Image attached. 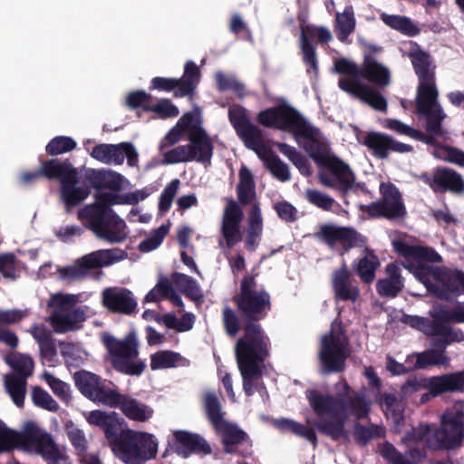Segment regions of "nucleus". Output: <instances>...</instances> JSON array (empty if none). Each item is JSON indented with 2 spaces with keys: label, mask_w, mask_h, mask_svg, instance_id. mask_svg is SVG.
Segmentation results:
<instances>
[{
  "label": "nucleus",
  "mask_w": 464,
  "mask_h": 464,
  "mask_svg": "<svg viewBox=\"0 0 464 464\" xmlns=\"http://www.w3.org/2000/svg\"><path fill=\"white\" fill-rule=\"evenodd\" d=\"M305 395L317 417L313 426L334 441L349 440V431L345 429L348 415L360 420L366 419L371 411L372 402L362 392H353L345 399L317 390H307Z\"/></svg>",
  "instance_id": "1"
},
{
  "label": "nucleus",
  "mask_w": 464,
  "mask_h": 464,
  "mask_svg": "<svg viewBox=\"0 0 464 464\" xmlns=\"http://www.w3.org/2000/svg\"><path fill=\"white\" fill-rule=\"evenodd\" d=\"M236 310L226 305L222 310V324L226 334L235 337L242 326L261 325L272 310L271 295L257 288L256 276L246 275L240 281L239 291L232 297Z\"/></svg>",
  "instance_id": "2"
},
{
  "label": "nucleus",
  "mask_w": 464,
  "mask_h": 464,
  "mask_svg": "<svg viewBox=\"0 0 464 464\" xmlns=\"http://www.w3.org/2000/svg\"><path fill=\"white\" fill-rule=\"evenodd\" d=\"M464 439V402L456 403L442 415L440 427L420 424L407 437L408 441L426 440L433 450H453L461 445ZM415 443V442H412Z\"/></svg>",
  "instance_id": "3"
},
{
  "label": "nucleus",
  "mask_w": 464,
  "mask_h": 464,
  "mask_svg": "<svg viewBox=\"0 0 464 464\" xmlns=\"http://www.w3.org/2000/svg\"><path fill=\"white\" fill-rule=\"evenodd\" d=\"M15 448L40 454L49 464H58L57 445L35 422L27 421L22 431H16L0 420V454L11 452Z\"/></svg>",
  "instance_id": "4"
},
{
  "label": "nucleus",
  "mask_w": 464,
  "mask_h": 464,
  "mask_svg": "<svg viewBox=\"0 0 464 464\" xmlns=\"http://www.w3.org/2000/svg\"><path fill=\"white\" fill-rule=\"evenodd\" d=\"M108 445L125 464H143L155 459L158 452V441L152 434L129 429L126 423L121 425Z\"/></svg>",
  "instance_id": "5"
},
{
  "label": "nucleus",
  "mask_w": 464,
  "mask_h": 464,
  "mask_svg": "<svg viewBox=\"0 0 464 464\" xmlns=\"http://www.w3.org/2000/svg\"><path fill=\"white\" fill-rule=\"evenodd\" d=\"M78 217L101 239L115 244L127 238L125 221L109 206L86 205L79 210Z\"/></svg>",
  "instance_id": "6"
},
{
  "label": "nucleus",
  "mask_w": 464,
  "mask_h": 464,
  "mask_svg": "<svg viewBox=\"0 0 464 464\" xmlns=\"http://www.w3.org/2000/svg\"><path fill=\"white\" fill-rule=\"evenodd\" d=\"M256 121L265 128L294 131L296 137L317 142L318 129L309 124L297 110L285 102L260 111Z\"/></svg>",
  "instance_id": "7"
},
{
  "label": "nucleus",
  "mask_w": 464,
  "mask_h": 464,
  "mask_svg": "<svg viewBox=\"0 0 464 464\" xmlns=\"http://www.w3.org/2000/svg\"><path fill=\"white\" fill-rule=\"evenodd\" d=\"M334 70L344 75L339 79L338 86L343 85V82L364 84L362 80L378 88H385L391 83L390 70L368 54L364 55L361 66L346 58L338 59L334 62Z\"/></svg>",
  "instance_id": "8"
},
{
  "label": "nucleus",
  "mask_w": 464,
  "mask_h": 464,
  "mask_svg": "<svg viewBox=\"0 0 464 464\" xmlns=\"http://www.w3.org/2000/svg\"><path fill=\"white\" fill-rule=\"evenodd\" d=\"M102 343L111 356L113 369L118 372L140 376L145 371L146 363L138 359L139 343L134 332L129 333L122 340L104 334Z\"/></svg>",
  "instance_id": "9"
},
{
  "label": "nucleus",
  "mask_w": 464,
  "mask_h": 464,
  "mask_svg": "<svg viewBox=\"0 0 464 464\" xmlns=\"http://www.w3.org/2000/svg\"><path fill=\"white\" fill-rule=\"evenodd\" d=\"M243 335L235 345L237 365H256L263 367L270 356V338L262 325L242 326Z\"/></svg>",
  "instance_id": "10"
},
{
  "label": "nucleus",
  "mask_w": 464,
  "mask_h": 464,
  "mask_svg": "<svg viewBox=\"0 0 464 464\" xmlns=\"http://www.w3.org/2000/svg\"><path fill=\"white\" fill-rule=\"evenodd\" d=\"M229 122L244 145L256 153L258 158L268 164L270 160L277 156L265 144L262 130L251 122L248 111L241 105H233L227 111Z\"/></svg>",
  "instance_id": "11"
},
{
  "label": "nucleus",
  "mask_w": 464,
  "mask_h": 464,
  "mask_svg": "<svg viewBox=\"0 0 464 464\" xmlns=\"http://www.w3.org/2000/svg\"><path fill=\"white\" fill-rule=\"evenodd\" d=\"M348 346L349 340L342 327L338 333L331 330L322 336L318 359L324 374L344 372L349 356Z\"/></svg>",
  "instance_id": "12"
},
{
  "label": "nucleus",
  "mask_w": 464,
  "mask_h": 464,
  "mask_svg": "<svg viewBox=\"0 0 464 464\" xmlns=\"http://www.w3.org/2000/svg\"><path fill=\"white\" fill-rule=\"evenodd\" d=\"M204 408L208 420L222 437L224 451L233 453L235 446L244 442L247 439V434L224 419L221 403L215 392H208L205 394Z\"/></svg>",
  "instance_id": "13"
},
{
  "label": "nucleus",
  "mask_w": 464,
  "mask_h": 464,
  "mask_svg": "<svg viewBox=\"0 0 464 464\" xmlns=\"http://www.w3.org/2000/svg\"><path fill=\"white\" fill-rule=\"evenodd\" d=\"M126 253L118 248L101 249L77 259L73 265L60 267V278L68 283L84 279L92 270L108 266L124 259Z\"/></svg>",
  "instance_id": "14"
},
{
  "label": "nucleus",
  "mask_w": 464,
  "mask_h": 464,
  "mask_svg": "<svg viewBox=\"0 0 464 464\" xmlns=\"http://www.w3.org/2000/svg\"><path fill=\"white\" fill-rule=\"evenodd\" d=\"M379 190L380 199L363 206L362 209L372 218H383L388 220L404 218L407 210L399 188L392 182H382Z\"/></svg>",
  "instance_id": "15"
},
{
  "label": "nucleus",
  "mask_w": 464,
  "mask_h": 464,
  "mask_svg": "<svg viewBox=\"0 0 464 464\" xmlns=\"http://www.w3.org/2000/svg\"><path fill=\"white\" fill-rule=\"evenodd\" d=\"M73 381L79 392L98 405L111 407L119 392L111 382L86 370L75 372Z\"/></svg>",
  "instance_id": "16"
},
{
  "label": "nucleus",
  "mask_w": 464,
  "mask_h": 464,
  "mask_svg": "<svg viewBox=\"0 0 464 464\" xmlns=\"http://www.w3.org/2000/svg\"><path fill=\"white\" fill-rule=\"evenodd\" d=\"M311 157L322 167L327 169L334 177L333 179L328 174L320 173L319 180L324 186L337 189L343 194L352 189L355 176L349 165L335 156H329L319 150L313 151Z\"/></svg>",
  "instance_id": "17"
},
{
  "label": "nucleus",
  "mask_w": 464,
  "mask_h": 464,
  "mask_svg": "<svg viewBox=\"0 0 464 464\" xmlns=\"http://www.w3.org/2000/svg\"><path fill=\"white\" fill-rule=\"evenodd\" d=\"M418 179L436 194L446 192L453 195L464 194V179L453 169L437 167L432 172H422Z\"/></svg>",
  "instance_id": "18"
},
{
  "label": "nucleus",
  "mask_w": 464,
  "mask_h": 464,
  "mask_svg": "<svg viewBox=\"0 0 464 464\" xmlns=\"http://www.w3.org/2000/svg\"><path fill=\"white\" fill-rule=\"evenodd\" d=\"M298 19L303 23L300 26V47L303 53V62L308 67L307 72H310V70H312L314 73H317L318 63L316 51L315 47L311 43V38L316 37L320 44H327L333 39L332 34L330 30L324 26L304 24L305 19L300 15Z\"/></svg>",
  "instance_id": "19"
},
{
  "label": "nucleus",
  "mask_w": 464,
  "mask_h": 464,
  "mask_svg": "<svg viewBox=\"0 0 464 464\" xmlns=\"http://www.w3.org/2000/svg\"><path fill=\"white\" fill-rule=\"evenodd\" d=\"M314 237L330 247H334L337 243H342L343 252L362 246L366 242V237L354 228L337 227L333 224L322 225L320 230L314 233Z\"/></svg>",
  "instance_id": "20"
},
{
  "label": "nucleus",
  "mask_w": 464,
  "mask_h": 464,
  "mask_svg": "<svg viewBox=\"0 0 464 464\" xmlns=\"http://www.w3.org/2000/svg\"><path fill=\"white\" fill-rule=\"evenodd\" d=\"M435 281L440 285L430 284L428 291L440 300H448L450 294L461 293L464 284V272L459 269L452 270L446 266H436Z\"/></svg>",
  "instance_id": "21"
},
{
  "label": "nucleus",
  "mask_w": 464,
  "mask_h": 464,
  "mask_svg": "<svg viewBox=\"0 0 464 464\" xmlns=\"http://www.w3.org/2000/svg\"><path fill=\"white\" fill-rule=\"evenodd\" d=\"M188 140L189 143L187 144V146L188 147L193 161L204 165L210 164L214 152V145L209 135L201 125L199 115H197L196 121H194L188 135Z\"/></svg>",
  "instance_id": "22"
},
{
  "label": "nucleus",
  "mask_w": 464,
  "mask_h": 464,
  "mask_svg": "<svg viewBox=\"0 0 464 464\" xmlns=\"http://www.w3.org/2000/svg\"><path fill=\"white\" fill-rule=\"evenodd\" d=\"M360 142L366 146L374 157L381 160L387 159L391 152L408 153L413 150L412 146L377 131L368 132Z\"/></svg>",
  "instance_id": "23"
},
{
  "label": "nucleus",
  "mask_w": 464,
  "mask_h": 464,
  "mask_svg": "<svg viewBox=\"0 0 464 464\" xmlns=\"http://www.w3.org/2000/svg\"><path fill=\"white\" fill-rule=\"evenodd\" d=\"M102 296V305L115 314H130L137 307L132 293L126 288L109 287Z\"/></svg>",
  "instance_id": "24"
},
{
  "label": "nucleus",
  "mask_w": 464,
  "mask_h": 464,
  "mask_svg": "<svg viewBox=\"0 0 464 464\" xmlns=\"http://www.w3.org/2000/svg\"><path fill=\"white\" fill-rule=\"evenodd\" d=\"M110 408L119 409L126 418L138 422L148 421L154 413L150 406L120 392Z\"/></svg>",
  "instance_id": "25"
},
{
  "label": "nucleus",
  "mask_w": 464,
  "mask_h": 464,
  "mask_svg": "<svg viewBox=\"0 0 464 464\" xmlns=\"http://www.w3.org/2000/svg\"><path fill=\"white\" fill-rule=\"evenodd\" d=\"M123 176L112 170L104 169H90L83 177L82 184L101 191L107 188L114 192H118L122 188Z\"/></svg>",
  "instance_id": "26"
},
{
  "label": "nucleus",
  "mask_w": 464,
  "mask_h": 464,
  "mask_svg": "<svg viewBox=\"0 0 464 464\" xmlns=\"http://www.w3.org/2000/svg\"><path fill=\"white\" fill-rule=\"evenodd\" d=\"M342 91L360 99L372 108L385 111L387 110V100L373 86L368 84H357L343 82V85L338 86Z\"/></svg>",
  "instance_id": "27"
},
{
  "label": "nucleus",
  "mask_w": 464,
  "mask_h": 464,
  "mask_svg": "<svg viewBox=\"0 0 464 464\" xmlns=\"http://www.w3.org/2000/svg\"><path fill=\"white\" fill-rule=\"evenodd\" d=\"M386 278L379 279L376 291L382 297L394 298L404 287V279L398 263H390L385 267Z\"/></svg>",
  "instance_id": "28"
},
{
  "label": "nucleus",
  "mask_w": 464,
  "mask_h": 464,
  "mask_svg": "<svg viewBox=\"0 0 464 464\" xmlns=\"http://www.w3.org/2000/svg\"><path fill=\"white\" fill-rule=\"evenodd\" d=\"M351 272L344 262L333 274L332 286L336 298L342 301L354 302L360 295L359 288L351 284Z\"/></svg>",
  "instance_id": "29"
},
{
  "label": "nucleus",
  "mask_w": 464,
  "mask_h": 464,
  "mask_svg": "<svg viewBox=\"0 0 464 464\" xmlns=\"http://www.w3.org/2000/svg\"><path fill=\"white\" fill-rule=\"evenodd\" d=\"M396 253L406 258L417 262L427 261L430 263H441V256L432 247L410 245L405 241L397 240L393 242Z\"/></svg>",
  "instance_id": "30"
},
{
  "label": "nucleus",
  "mask_w": 464,
  "mask_h": 464,
  "mask_svg": "<svg viewBox=\"0 0 464 464\" xmlns=\"http://www.w3.org/2000/svg\"><path fill=\"white\" fill-rule=\"evenodd\" d=\"M416 428H413L411 431L406 433V435L402 438L403 444L407 447V450L405 451V455L401 453L400 451L390 461L392 464H413L417 461L421 460L427 455V450H433L431 448L427 446L426 440H416L415 443H411L408 441L407 437L411 434Z\"/></svg>",
  "instance_id": "31"
},
{
  "label": "nucleus",
  "mask_w": 464,
  "mask_h": 464,
  "mask_svg": "<svg viewBox=\"0 0 464 464\" xmlns=\"http://www.w3.org/2000/svg\"><path fill=\"white\" fill-rule=\"evenodd\" d=\"M87 421L91 425H94L102 430L107 442L117 432L121 425H124L123 419L118 418L115 412L108 413L101 410H94L89 413Z\"/></svg>",
  "instance_id": "32"
},
{
  "label": "nucleus",
  "mask_w": 464,
  "mask_h": 464,
  "mask_svg": "<svg viewBox=\"0 0 464 464\" xmlns=\"http://www.w3.org/2000/svg\"><path fill=\"white\" fill-rule=\"evenodd\" d=\"M438 97L435 77L419 80L415 100L417 112H427L428 108L440 105Z\"/></svg>",
  "instance_id": "33"
},
{
  "label": "nucleus",
  "mask_w": 464,
  "mask_h": 464,
  "mask_svg": "<svg viewBox=\"0 0 464 464\" xmlns=\"http://www.w3.org/2000/svg\"><path fill=\"white\" fill-rule=\"evenodd\" d=\"M179 81L180 88L175 91L173 97L182 98L193 95L199 84L201 72L198 66L193 61H187L184 65V72Z\"/></svg>",
  "instance_id": "34"
},
{
  "label": "nucleus",
  "mask_w": 464,
  "mask_h": 464,
  "mask_svg": "<svg viewBox=\"0 0 464 464\" xmlns=\"http://www.w3.org/2000/svg\"><path fill=\"white\" fill-rule=\"evenodd\" d=\"M410 44L411 45V49L408 53V57L411 62L414 72L418 76V80L435 77L434 72L430 69L431 64L430 54L422 50L416 42L411 41Z\"/></svg>",
  "instance_id": "35"
},
{
  "label": "nucleus",
  "mask_w": 464,
  "mask_h": 464,
  "mask_svg": "<svg viewBox=\"0 0 464 464\" xmlns=\"http://www.w3.org/2000/svg\"><path fill=\"white\" fill-rule=\"evenodd\" d=\"M243 380V390L246 396L254 395L255 392H261L266 391V388L261 380L263 370L261 366L256 365H237Z\"/></svg>",
  "instance_id": "36"
},
{
  "label": "nucleus",
  "mask_w": 464,
  "mask_h": 464,
  "mask_svg": "<svg viewBox=\"0 0 464 464\" xmlns=\"http://www.w3.org/2000/svg\"><path fill=\"white\" fill-rule=\"evenodd\" d=\"M175 440L191 453L208 455L212 452L210 445L199 434L187 430H176L173 433Z\"/></svg>",
  "instance_id": "37"
},
{
  "label": "nucleus",
  "mask_w": 464,
  "mask_h": 464,
  "mask_svg": "<svg viewBox=\"0 0 464 464\" xmlns=\"http://www.w3.org/2000/svg\"><path fill=\"white\" fill-rule=\"evenodd\" d=\"M381 263L373 250H366L365 256L353 264V270L364 284H372Z\"/></svg>",
  "instance_id": "38"
},
{
  "label": "nucleus",
  "mask_w": 464,
  "mask_h": 464,
  "mask_svg": "<svg viewBox=\"0 0 464 464\" xmlns=\"http://www.w3.org/2000/svg\"><path fill=\"white\" fill-rule=\"evenodd\" d=\"M276 427L285 432L304 438L308 440L314 448L317 447L318 440L314 430L294 420L281 418L276 420Z\"/></svg>",
  "instance_id": "39"
},
{
  "label": "nucleus",
  "mask_w": 464,
  "mask_h": 464,
  "mask_svg": "<svg viewBox=\"0 0 464 464\" xmlns=\"http://www.w3.org/2000/svg\"><path fill=\"white\" fill-rule=\"evenodd\" d=\"M239 182L237 185V195L238 201L244 205H249L256 198V184L251 171L242 166L239 169Z\"/></svg>",
  "instance_id": "40"
},
{
  "label": "nucleus",
  "mask_w": 464,
  "mask_h": 464,
  "mask_svg": "<svg viewBox=\"0 0 464 464\" xmlns=\"http://www.w3.org/2000/svg\"><path fill=\"white\" fill-rule=\"evenodd\" d=\"M86 312L87 306H78L72 310L60 311V334L82 329L87 318Z\"/></svg>",
  "instance_id": "41"
},
{
  "label": "nucleus",
  "mask_w": 464,
  "mask_h": 464,
  "mask_svg": "<svg viewBox=\"0 0 464 464\" xmlns=\"http://www.w3.org/2000/svg\"><path fill=\"white\" fill-rule=\"evenodd\" d=\"M188 362V360L182 357L180 353L169 350L158 351L150 355L152 371L173 368L178 365L186 366Z\"/></svg>",
  "instance_id": "42"
},
{
  "label": "nucleus",
  "mask_w": 464,
  "mask_h": 464,
  "mask_svg": "<svg viewBox=\"0 0 464 464\" xmlns=\"http://www.w3.org/2000/svg\"><path fill=\"white\" fill-rule=\"evenodd\" d=\"M32 335L39 344L42 357L53 361L56 355V347L52 331L44 324H35L33 326Z\"/></svg>",
  "instance_id": "43"
},
{
  "label": "nucleus",
  "mask_w": 464,
  "mask_h": 464,
  "mask_svg": "<svg viewBox=\"0 0 464 464\" xmlns=\"http://www.w3.org/2000/svg\"><path fill=\"white\" fill-rule=\"evenodd\" d=\"M355 25L353 8L352 5H347L342 14L337 13L335 16L334 32L338 40L344 43L355 30Z\"/></svg>",
  "instance_id": "44"
},
{
  "label": "nucleus",
  "mask_w": 464,
  "mask_h": 464,
  "mask_svg": "<svg viewBox=\"0 0 464 464\" xmlns=\"http://www.w3.org/2000/svg\"><path fill=\"white\" fill-rule=\"evenodd\" d=\"M380 18L385 25L400 32L401 34L416 36L420 33V29L407 16L382 13Z\"/></svg>",
  "instance_id": "45"
},
{
  "label": "nucleus",
  "mask_w": 464,
  "mask_h": 464,
  "mask_svg": "<svg viewBox=\"0 0 464 464\" xmlns=\"http://www.w3.org/2000/svg\"><path fill=\"white\" fill-rule=\"evenodd\" d=\"M121 150V143L119 144H106L102 143L94 146L91 152V156L105 164H122V155Z\"/></svg>",
  "instance_id": "46"
},
{
  "label": "nucleus",
  "mask_w": 464,
  "mask_h": 464,
  "mask_svg": "<svg viewBox=\"0 0 464 464\" xmlns=\"http://www.w3.org/2000/svg\"><path fill=\"white\" fill-rule=\"evenodd\" d=\"M26 379L20 378L19 375H6L5 378V389L12 398L14 403L23 408L26 393Z\"/></svg>",
  "instance_id": "47"
},
{
  "label": "nucleus",
  "mask_w": 464,
  "mask_h": 464,
  "mask_svg": "<svg viewBox=\"0 0 464 464\" xmlns=\"http://www.w3.org/2000/svg\"><path fill=\"white\" fill-rule=\"evenodd\" d=\"M427 112H417L426 120L425 130L428 133L445 134L442 122L447 115L440 105L428 108Z\"/></svg>",
  "instance_id": "48"
},
{
  "label": "nucleus",
  "mask_w": 464,
  "mask_h": 464,
  "mask_svg": "<svg viewBox=\"0 0 464 464\" xmlns=\"http://www.w3.org/2000/svg\"><path fill=\"white\" fill-rule=\"evenodd\" d=\"M197 115L193 112H186L179 119L176 125L165 136V140L169 145H174L179 141L185 132L189 133L194 121H196Z\"/></svg>",
  "instance_id": "49"
},
{
  "label": "nucleus",
  "mask_w": 464,
  "mask_h": 464,
  "mask_svg": "<svg viewBox=\"0 0 464 464\" xmlns=\"http://www.w3.org/2000/svg\"><path fill=\"white\" fill-rule=\"evenodd\" d=\"M5 362L14 371L10 375H19L20 378L27 379L33 373L34 361L29 355L8 354Z\"/></svg>",
  "instance_id": "50"
},
{
  "label": "nucleus",
  "mask_w": 464,
  "mask_h": 464,
  "mask_svg": "<svg viewBox=\"0 0 464 464\" xmlns=\"http://www.w3.org/2000/svg\"><path fill=\"white\" fill-rule=\"evenodd\" d=\"M440 313V306L436 308L433 312L430 313V316L432 317V321H430L426 318L425 327L422 332L429 336H439V335H450L451 331L454 330L450 325H449L447 321H442L439 319V314Z\"/></svg>",
  "instance_id": "51"
},
{
  "label": "nucleus",
  "mask_w": 464,
  "mask_h": 464,
  "mask_svg": "<svg viewBox=\"0 0 464 464\" xmlns=\"http://www.w3.org/2000/svg\"><path fill=\"white\" fill-rule=\"evenodd\" d=\"M61 197L67 207H75L82 203L90 194V187L66 186L60 189Z\"/></svg>",
  "instance_id": "52"
},
{
  "label": "nucleus",
  "mask_w": 464,
  "mask_h": 464,
  "mask_svg": "<svg viewBox=\"0 0 464 464\" xmlns=\"http://www.w3.org/2000/svg\"><path fill=\"white\" fill-rule=\"evenodd\" d=\"M463 341L464 333L460 329H454L450 335L435 336L430 342V345L433 348L431 350L436 351L437 353L440 354V357H447L444 354L447 347L453 343H460Z\"/></svg>",
  "instance_id": "53"
},
{
  "label": "nucleus",
  "mask_w": 464,
  "mask_h": 464,
  "mask_svg": "<svg viewBox=\"0 0 464 464\" xmlns=\"http://www.w3.org/2000/svg\"><path fill=\"white\" fill-rule=\"evenodd\" d=\"M304 198L311 205L324 211H331L335 204L334 198L315 188H307Z\"/></svg>",
  "instance_id": "54"
},
{
  "label": "nucleus",
  "mask_w": 464,
  "mask_h": 464,
  "mask_svg": "<svg viewBox=\"0 0 464 464\" xmlns=\"http://www.w3.org/2000/svg\"><path fill=\"white\" fill-rule=\"evenodd\" d=\"M169 231V227L166 225H161L157 229H154L148 237L140 243L139 250L140 252H150L158 248Z\"/></svg>",
  "instance_id": "55"
},
{
  "label": "nucleus",
  "mask_w": 464,
  "mask_h": 464,
  "mask_svg": "<svg viewBox=\"0 0 464 464\" xmlns=\"http://www.w3.org/2000/svg\"><path fill=\"white\" fill-rule=\"evenodd\" d=\"M449 362L448 357H440L436 351L428 350L417 354L413 369H426L431 365H443Z\"/></svg>",
  "instance_id": "56"
},
{
  "label": "nucleus",
  "mask_w": 464,
  "mask_h": 464,
  "mask_svg": "<svg viewBox=\"0 0 464 464\" xmlns=\"http://www.w3.org/2000/svg\"><path fill=\"white\" fill-rule=\"evenodd\" d=\"M217 89L219 92L232 91L237 95H242L244 85L237 81L233 76L225 74L222 72H217L215 74Z\"/></svg>",
  "instance_id": "57"
},
{
  "label": "nucleus",
  "mask_w": 464,
  "mask_h": 464,
  "mask_svg": "<svg viewBox=\"0 0 464 464\" xmlns=\"http://www.w3.org/2000/svg\"><path fill=\"white\" fill-rule=\"evenodd\" d=\"M179 185V179H174L164 188L159 198L158 208L160 213H166L169 210Z\"/></svg>",
  "instance_id": "58"
},
{
  "label": "nucleus",
  "mask_w": 464,
  "mask_h": 464,
  "mask_svg": "<svg viewBox=\"0 0 464 464\" xmlns=\"http://www.w3.org/2000/svg\"><path fill=\"white\" fill-rule=\"evenodd\" d=\"M378 437H380V431L377 425L367 427L359 422L354 424L353 438L357 444L365 446L371 440Z\"/></svg>",
  "instance_id": "59"
},
{
  "label": "nucleus",
  "mask_w": 464,
  "mask_h": 464,
  "mask_svg": "<svg viewBox=\"0 0 464 464\" xmlns=\"http://www.w3.org/2000/svg\"><path fill=\"white\" fill-rule=\"evenodd\" d=\"M152 96L145 91H133L129 92L125 100V105L130 110L142 109L146 111L150 107Z\"/></svg>",
  "instance_id": "60"
},
{
  "label": "nucleus",
  "mask_w": 464,
  "mask_h": 464,
  "mask_svg": "<svg viewBox=\"0 0 464 464\" xmlns=\"http://www.w3.org/2000/svg\"><path fill=\"white\" fill-rule=\"evenodd\" d=\"M146 111L156 113L160 119L174 118L179 114V108L169 99H160L156 104L146 108Z\"/></svg>",
  "instance_id": "61"
},
{
  "label": "nucleus",
  "mask_w": 464,
  "mask_h": 464,
  "mask_svg": "<svg viewBox=\"0 0 464 464\" xmlns=\"http://www.w3.org/2000/svg\"><path fill=\"white\" fill-rule=\"evenodd\" d=\"M240 223L241 222L222 220L221 233L228 248L233 247L237 243L242 240Z\"/></svg>",
  "instance_id": "62"
},
{
  "label": "nucleus",
  "mask_w": 464,
  "mask_h": 464,
  "mask_svg": "<svg viewBox=\"0 0 464 464\" xmlns=\"http://www.w3.org/2000/svg\"><path fill=\"white\" fill-rule=\"evenodd\" d=\"M32 401L35 406L43 408L44 410L55 411L57 409L56 401L46 391H44L39 386H35L33 388Z\"/></svg>",
  "instance_id": "63"
},
{
  "label": "nucleus",
  "mask_w": 464,
  "mask_h": 464,
  "mask_svg": "<svg viewBox=\"0 0 464 464\" xmlns=\"http://www.w3.org/2000/svg\"><path fill=\"white\" fill-rule=\"evenodd\" d=\"M439 160L464 167V151L459 148L446 145L439 149Z\"/></svg>",
  "instance_id": "64"
}]
</instances>
